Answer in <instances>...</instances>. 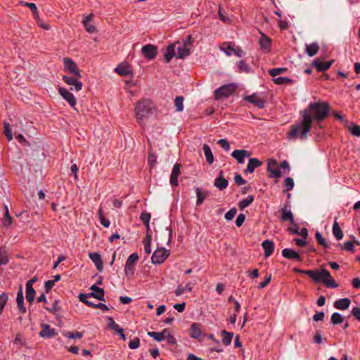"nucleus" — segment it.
Here are the masks:
<instances>
[{
    "mask_svg": "<svg viewBox=\"0 0 360 360\" xmlns=\"http://www.w3.org/2000/svg\"><path fill=\"white\" fill-rule=\"evenodd\" d=\"M282 255L288 259H295L298 262L302 260L301 256L294 250L290 248H285L282 250Z\"/></svg>",
    "mask_w": 360,
    "mask_h": 360,
    "instance_id": "nucleus-27",
    "label": "nucleus"
},
{
    "mask_svg": "<svg viewBox=\"0 0 360 360\" xmlns=\"http://www.w3.org/2000/svg\"><path fill=\"white\" fill-rule=\"evenodd\" d=\"M342 321H343V318L339 313L335 312L332 314L331 322L333 324H340V323H342Z\"/></svg>",
    "mask_w": 360,
    "mask_h": 360,
    "instance_id": "nucleus-59",
    "label": "nucleus"
},
{
    "mask_svg": "<svg viewBox=\"0 0 360 360\" xmlns=\"http://www.w3.org/2000/svg\"><path fill=\"white\" fill-rule=\"evenodd\" d=\"M17 309L20 314H23L26 312V307L24 304V296L22 286H20L16 297Z\"/></svg>",
    "mask_w": 360,
    "mask_h": 360,
    "instance_id": "nucleus-22",
    "label": "nucleus"
},
{
    "mask_svg": "<svg viewBox=\"0 0 360 360\" xmlns=\"http://www.w3.org/2000/svg\"><path fill=\"white\" fill-rule=\"evenodd\" d=\"M108 327L118 334L123 330L117 323H115L112 317L108 318Z\"/></svg>",
    "mask_w": 360,
    "mask_h": 360,
    "instance_id": "nucleus-43",
    "label": "nucleus"
},
{
    "mask_svg": "<svg viewBox=\"0 0 360 360\" xmlns=\"http://www.w3.org/2000/svg\"><path fill=\"white\" fill-rule=\"evenodd\" d=\"M262 247L264 250L266 257H270L273 254L275 248L274 242L269 240H264L262 243Z\"/></svg>",
    "mask_w": 360,
    "mask_h": 360,
    "instance_id": "nucleus-28",
    "label": "nucleus"
},
{
    "mask_svg": "<svg viewBox=\"0 0 360 360\" xmlns=\"http://www.w3.org/2000/svg\"><path fill=\"white\" fill-rule=\"evenodd\" d=\"M44 309L49 312L55 313L59 311L60 308L58 307V301L54 300L51 304H47L45 305Z\"/></svg>",
    "mask_w": 360,
    "mask_h": 360,
    "instance_id": "nucleus-53",
    "label": "nucleus"
},
{
    "mask_svg": "<svg viewBox=\"0 0 360 360\" xmlns=\"http://www.w3.org/2000/svg\"><path fill=\"white\" fill-rule=\"evenodd\" d=\"M139 257L137 253H132L127 258L124 265V274L128 279H131L134 274L136 265L138 262Z\"/></svg>",
    "mask_w": 360,
    "mask_h": 360,
    "instance_id": "nucleus-7",
    "label": "nucleus"
},
{
    "mask_svg": "<svg viewBox=\"0 0 360 360\" xmlns=\"http://www.w3.org/2000/svg\"><path fill=\"white\" fill-rule=\"evenodd\" d=\"M90 297H93L92 296H91L89 294H84V293H81L79 296V300L81 302H82L83 303H84L86 305L89 306V307H91L92 308H94L95 309V305L96 304H94L93 302H90L88 299L90 298Z\"/></svg>",
    "mask_w": 360,
    "mask_h": 360,
    "instance_id": "nucleus-50",
    "label": "nucleus"
},
{
    "mask_svg": "<svg viewBox=\"0 0 360 360\" xmlns=\"http://www.w3.org/2000/svg\"><path fill=\"white\" fill-rule=\"evenodd\" d=\"M170 250H167L165 248H158L153 254L151 261L153 264H162L163 263L169 256Z\"/></svg>",
    "mask_w": 360,
    "mask_h": 360,
    "instance_id": "nucleus-9",
    "label": "nucleus"
},
{
    "mask_svg": "<svg viewBox=\"0 0 360 360\" xmlns=\"http://www.w3.org/2000/svg\"><path fill=\"white\" fill-rule=\"evenodd\" d=\"M333 60L325 61L318 58L313 61L312 65L316 68L317 72H321L328 70L333 64Z\"/></svg>",
    "mask_w": 360,
    "mask_h": 360,
    "instance_id": "nucleus-14",
    "label": "nucleus"
},
{
    "mask_svg": "<svg viewBox=\"0 0 360 360\" xmlns=\"http://www.w3.org/2000/svg\"><path fill=\"white\" fill-rule=\"evenodd\" d=\"M4 214L1 219L2 224L5 227H8L13 224V217L10 215L8 207L7 205H4Z\"/></svg>",
    "mask_w": 360,
    "mask_h": 360,
    "instance_id": "nucleus-37",
    "label": "nucleus"
},
{
    "mask_svg": "<svg viewBox=\"0 0 360 360\" xmlns=\"http://www.w3.org/2000/svg\"><path fill=\"white\" fill-rule=\"evenodd\" d=\"M330 106L326 102H314L310 103L307 108L300 112L301 117H308L312 124V122L319 123L328 115Z\"/></svg>",
    "mask_w": 360,
    "mask_h": 360,
    "instance_id": "nucleus-2",
    "label": "nucleus"
},
{
    "mask_svg": "<svg viewBox=\"0 0 360 360\" xmlns=\"http://www.w3.org/2000/svg\"><path fill=\"white\" fill-rule=\"evenodd\" d=\"M319 50V46L318 43L313 42L309 44H306V53L309 56H315Z\"/></svg>",
    "mask_w": 360,
    "mask_h": 360,
    "instance_id": "nucleus-38",
    "label": "nucleus"
},
{
    "mask_svg": "<svg viewBox=\"0 0 360 360\" xmlns=\"http://www.w3.org/2000/svg\"><path fill=\"white\" fill-rule=\"evenodd\" d=\"M221 337L223 344L226 346H228L231 343L233 333L224 330L221 331Z\"/></svg>",
    "mask_w": 360,
    "mask_h": 360,
    "instance_id": "nucleus-40",
    "label": "nucleus"
},
{
    "mask_svg": "<svg viewBox=\"0 0 360 360\" xmlns=\"http://www.w3.org/2000/svg\"><path fill=\"white\" fill-rule=\"evenodd\" d=\"M8 262L9 259L6 250L0 247V266L7 264Z\"/></svg>",
    "mask_w": 360,
    "mask_h": 360,
    "instance_id": "nucleus-51",
    "label": "nucleus"
},
{
    "mask_svg": "<svg viewBox=\"0 0 360 360\" xmlns=\"http://www.w3.org/2000/svg\"><path fill=\"white\" fill-rule=\"evenodd\" d=\"M148 335L158 342L167 340L169 345H174L176 344V340L169 328H165L161 332L149 331L148 332Z\"/></svg>",
    "mask_w": 360,
    "mask_h": 360,
    "instance_id": "nucleus-6",
    "label": "nucleus"
},
{
    "mask_svg": "<svg viewBox=\"0 0 360 360\" xmlns=\"http://www.w3.org/2000/svg\"><path fill=\"white\" fill-rule=\"evenodd\" d=\"M156 110V105L153 101L149 98H141L135 104L134 117L138 124L143 125Z\"/></svg>",
    "mask_w": 360,
    "mask_h": 360,
    "instance_id": "nucleus-3",
    "label": "nucleus"
},
{
    "mask_svg": "<svg viewBox=\"0 0 360 360\" xmlns=\"http://www.w3.org/2000/svg\"><path fill=\"white\" fill-rule=\"evenodd\" d=\"M93 19H94V14L90 13V14L84 16V18L82 20V24L84 25V27L85 28L86 31L89 33H94L97 31L96 27L91 23V22L93 20Z\"/></svg>",
    "mask_w": 360,
    "mask_h": 360,
    "instance_id": "nucleus-21",
    "label": "nucleus"
},
{
    "mask_svg": "<svg viewBox=\"0 0 360 360\" xmlns=\"http://www.w3.org/2000/svg\"><path fill=\"white\" fill-rule=\"evenodd\" d=\"M63 336L69 338V339H81L83 335V332L79 331H75V332H71V331H65L63 333Z\"/></svg>",
    "mask_w": 360,
    "mask_h": 360,
    "instance_id": "nucleus-44",
    "label": "nucleus"
},
{
    "mask_svg": "<svg viewBox=\"0 0 360 360\" xmlns=\"http://www.w3.org/2000/svg\"><path fill=\"white\" fill-rule=\"evenodd\" d=\"M174 44H176V50L177 51L176 57L179 58H183L185 56H187L190 53V48H191V42L184 41L183 43H180L179 41L174 43Z\"/></svg>",
    "mask_w": 360,
    "mask_h": 360,
    "instance_id": "nucleus-13",
    "label": "nucleus"
},
{
    "mask_svg": "<svg viewBox=\"0 0 360 360\" xmlns=\"http://www.w3.org/2000/svg\"><path fill=\"white\" fill-rule=\"evenodd\" d=\"M244 100L253 104L258 108H263L264 107V99L257 94L247 96L244 98Z\"/></svg>",
    "mask_w": 360,
    "mask_h": 360,
    "instance_id": "nucleus-17",
    "label": "nucleus"
},
{
    "mask_svg": "<svg viewBox=\"0 0 360 360\" xmlns=\"http://www.w3.org/2000/svg\"><path fill=\"white\" fill-rule=\"evenodd\" d=\"M115 72L120 76H131V77L134 76L133 68L128 62L126 61L118 64L115 69Z\"/></svg>",
    "mask_w": 360,
    "mask_h": 360,
    "instance_id": "nucleus-12",
    "label": "nucleus"
},
{
    "mask_svg": "<svg viewBox=\"0 0 360 360\" xmlns=\"http://www.w3.org/2000/svg\"><path fill=\"white\" fill-rule=\"evenodd\" d=\"M288 71V69L285 68H273L270 69L269 70V74L270 76L276 78L277 75L283 74Z\"/></svg>",
    "mask_w": 360,
    "mask_h": 360,
    "instance_id": "nucleus-52",
    "label": "nucleus"
},
{
    "mask_svg": "<svg viewBox=\"0 0 360 360\" xmlns=\"http://www.w3.org/2000/svg\"><path fill=\"white\" fill-rule=\"evenodd\" d=\"M267 172L271 179H280L282 176L281 172L278 168V162L274 159H269L267 162Z\"/></svg>",
    "mask_w": 360,
    "mask_h": 360,
    "instance_id": "nucleus-10",
    "label": "nucleus"
},
{
    "mask_svg": "<svg viewBox=\"0 0 360 360\" xmlns=\"http://www.w3.org/2000/svg\"><path fill=\"white\" fill-rule=\"evenodd\" d=\"M237 213V210L235 207L231 208L225 214V219L226 220H232Z\"/></svg>",
    "mask_w": 360,
    "mask_h": 360,
    "instance_id": "nucleus-63",
    "label": "nucleus"
},
{
    "mask_svg": "<svg viewBox=\"0 0 360 360\" xmlns=\"http://www.w3.org/2000/svg\"><path fill=\"white\" fill-rule=\"evenodd\" d=\"M333 233L337 240H340L343 237V233L337 221H335L333 225Z\"/></svg>",
    "mask_w": 360,
    "mask_h": 360,
    "instance_id": "nucleus-49",
    "label": "nucleus"
},
{
    "mask_svg": "<svg viewBox=\"0 0 360 360\" xmlns=\"http://www.w3.org/2000/svg\"><path fill=\"white\" fill-rule=\"evenodd\" d=\"M192 290L193 286L190 283H186L185 286H183L182 285H179L174 291V294L176 295V296L179 297L186 292H191Z\"/></svg>",
    "mask_w": 360,
    "mask_h": 360,
    "instance_id": "nucleus-39",
    "label": "nucleus"
},
{
    "mask_svg": "<svg viewBox=\"0 0 360 360\" xmlns=\"http://www.w3.org/2000/svg\"><path fill=\"white\" fill-rule=\"evenodd\" d=\"M195 190L197 195L196 205L199 206L202 205L205 198L208 197L209 192L207 191L202 190L199 187H196Z\"/></svg>",
    "mask_w": 360,
    "mask_h": 360,
    "instance_id": "nucleus-33",
    "label": "nucleus"
},
{
    "mask_svg": "<svg viewBox=\"0 0 360 360\" xmlns=\"http://www.w3.org/2000/svg\"><path fill=\"white\" fill-rule=\"evenodd\" d=\"M189 335L192 338L200 341L202 335L201 324L193 323L189 330Z\"/></svg>",
    "mask_w": 360,
    "mask_h": 360,
    "instance_id": "nucleus-23",
    "label": "nucleus"
},
{
    "mask_svg": "<svg viewBox=\"0 0 360 360\" xmlns=\"http://www.w3.org/2000/svg\"><path fill=\"white\" fill-rule=\"evenodd\" d=\"M4 133L8 141H11L13 139V134L10 124L8 122H4Z\"/></svg>",
    "mask_w": 360,
    "mask_h": 360,
    "instance_id": "nucleus-55",
    "label": "nucleus"
},
{
    "mask_svg": "<svg viewBox=\"0 0 360 360\" xmlns=\"http://www.w3.org/2000/svg\"><path fill=\"white\" fill-rule=\"evenodd\" d=\"M151 243L152 237L150 234L147 233L143 241L144 245V251L147 255H149L151 252Z\"/></svg>",
    "mask_w": 360,
    "mask_h": 360,
    "instance_id": "nucleus-42",
    "label": "nucleus"
},
{
    "mask_svg": "<svg viewBox=\"0 0 360 360\" xmlns=\"http://www.w3.org/2000/svg\"><path fill=\"white\" fill-rule=\"evenodd\" d=\"M237 68H238V72H246V73H248L250 70V68L249 65L243 60H240L237 63Z\"/></svg>",
    "mask_w": 360,
    "mask_h": 360,
    "instance_id": "nucleus-54",
    "label": "nucleus"
},
{
    "mask_svg": "<svg viewBox=\"0 0 360 360\" xmlns=\"http://www.w3.org/2000/svg\"><path fill=\"white\" fill-rule=\"evenodd\" d=\"M316 240H317V243L323 246V248H326L328 247V245L326 242V240L322 237V235L319 232H316L315 234Z\"/></svg>",
    "mask_w": 360,
    "mask_h": 360,
    "instance_id": "nucleus-58",
    "label": "nucleus"
},
{
    "mask_svg": "<svg viewBox=\"0 0 360 360\" xmlns=\"http://www.w3.org/2000/svg\"><path fill=\"white\" fill-rule=\"evenodd\" d=\"M302 120L291 126L287 133V138L289 139L300 138L305 139L307 134L310 131L312 124L308 117H302Z\"/></svg>",
    "mask_w": 360,
    "mask_h": 360,
    "instance_id": "nucleus-4",
    "label": "nucleus"
},
{
    "mask_svg": "<svg viewBox=\"0 0 360 360\" xmlns=\"http://www.w3.org/2000/svg\"><path fill=\"white\" fill-rule=\"evenodd\" d=\"M203 151L205 153V156L206 158V160L209 164H212L214 162V155L211 150L210 146L207 144H204L203 146Z\"/></svg>",
    "mask_w": 360,
    "mask_h": 360,
    "instance_id": "nucleus-41",
    "label": "nucleus"
},
{
    "mask_svg": "<svg viewBox=\"0 0 360 360\" xmlns=\"http://www.w3.org/2000/svg\"><path fill=\"white\" fill-rule=\"evenodd\" d=\"M236 89L237 86L234 84L223 85L214 91V98L216 100H220L228 98L236 91Z\"/></svg>",
    "mask_w": 360,
    "mask_h": 360,
    "instance_id": "nucleus-8",
    "label": "nucleus"
},
{
    "mask_svg": "<svg viewBox=\"0 0 360 360\" xmlns=\"http://www.w3.org/2000/svg\"><path fill=\"white\" fill-rule=\"evenodd\" d=\"M37 281V278H32L26 283V300L30 304H32L35 297V290L33 284Z\"/></svg>",
    "mask_w": 360,
    "mask_h": 360,
    "instance_id": "nucleus-16",
    "label": "nucleus"
},
{
    "mask_svg": "<svg viewBox=\"0 0 360 360\" xmlns=\"http://www.w3.org/2000/svg\"><path fill=\"white\" fill-rule=\"evenodd\" d=\"M41 331L39 332V336L41 338H50L57 335V333L54 328H51V326L47 323H42L41 325Z\"/></svg>",
    "mask_w": 360,
    "mask_h": 360,
    "instance_id": "nucleus-19",
    "label": "nucleus"
},
{
    "mask_svg": "<svg viewBox=\"0 0 360 360\" xmlns=\"http://www.w3.org/2000/svg\"><path fill=\"white\" fill-rule=\"evenodd\" d=\"M141 52L148 60H153L158 54V48L153 44H146L141 49Z\"/></svg>",
    "mask_w": 360,
    "mask_h": 360,
    "instance_id": "nucleus-15",
    "label": "nucleus"
},
{
    "mask_svg": "<svg viewBox=\"0 0 360 360\" xmlns=\"http://www.w3.org/2000/svg\"><path fill=\"white\" fill-rule=\"evenodd\" d=\"M24 5L28 7L32 11L34 18H38V10L36 5L34 3L25 2L24 3Z\"/></svg>",
    "mask_w": 360,
    "mask_h": 360,
    "instance_id": "nucleus-61",
    "label": "nucleus"
},
{
    "mask_svg": "<svg viewBox=\"0 0 360 360\" xmlns=\"http://www.w3.org/2000/svg\"><path fill=\"white\" fill-rule=\"evenodd\" d=\"M176 44H172L169 45L164 53L165 59L167 63H169L175 56H176Z\"/></svg>",
    "mask_w": 360,
    "mask_h": 360,
    "instance_id": "nucleus-35",
    "label": "nucleus"
},
{
    "mask_svg": "<svg viewBox=\"0 0 360 360\" xmlns=\"http://www.w3.org/2000/svg\"><path fill=\"white\" fill-rule=\"evenodd\" d=\"M288 231L295 235L300 236L303 238H307L308 236V230L306 228L300 229L298 225L295 223L292 227L288 228Z\"/></svg>",
    "mask_w": 360,
    "mask_h": 360,
    "instance_id": "nucleus-29",
    "label": "nucleus"
},
{
    "mask_svg": "<svg viewBox=\"0 0 360 360\" xmlns=\"http://www.w3.org/2000/svg\"><path fill=\"white\" fill-rule=\"evenodd\" d=\"M284 187L285 188V191H291L294 187V181L290 177H287L284 181Z\"/></svg>",
    "mask_w": 360,
    "mask_h": 360,
    "instance_id": "nucleus-60",
    "label": "nucleus"
},
{
    "mask_svg": "<svg viewBox=\"0 0 360 360\" xmlns=\"http://www.w3.org/2000/svg\"><path fill=\"white\" fill-rule=\"evenodd\" d=\"M352 316L360 322V307H355L352 310Z\"/></svg>",
    "mask_w": 360,
    "mask_h": 360,
    "instance_id": "nucleus-64",
    "label": "nucleus"
},
{
    "mask_svg": "<svg viewBox=\"0 0 360 360\" xmlns=\"http://www.w3.org/2000/svg\"><path fill=\"white\" fill-rule=\"evenodd\" d=\"M315 283H321L327 288H337L335 280L332 278L330 272L325 269L321 270H311L309 276Z\"/></svg>",
    "mask_w": 360,
    "mask_h": 360,
    "instance_id": "nucleus-5",
    "label": "nucleus"
},
{
    "mask_svg": "<svg viewBox=\"0 0 360 360\" xmlns=\"http://www.w3.org/2000/svg\"><path fill=\"white\" fill-rule=\"evenodd\" d=\"M181 165L179 164H175L173 167L172 174L170 176V184L172 186H178L179 181L178 178L179 176L181 174Z\"/></svg>",
    "mask_w": 360,
    "mask_h": 360,
    "instance_id": "nucleus-25",
    "label": "nucleus"
},
{
    "mask_svg": "<svg viewBox=\"0 0 360 360\" xmlns=\"http://www.w3.org/2000/svg\"><path fill=\"white\" fill-rule=\"evenodd\" d=\"M259 44L260 49L264 53H269L271 51L272 41L268 36H266L264 33H261V37L259 39Z\"/></svg>",
    "mask_w": 360,
    "mask_h": 360,
    "instance_id": "nucleus-18",
    "label": "nucleus"
},
{
    "mask_svg": "<svg viewBox=\"0 0 360 360\" xmlns=\"http://www.w3.org/2000/svg\"><path fill=\"white\" fill-rule=\"evenodd\" d=\"M91 290L93 292L91 293H89V295H90L93 297L98 299V300H101V301L105 300V299H104L105 293H104V290L103 288H101L96 286V285H93L91 287Z\"/></svg>",
    "mask_w": 360,
    "mask_h": 360,
    "instance_id": "nucleus-31",
    "label": "nucleus"
},
{
    "mask_svg": "<svg viewBox=\"0 0 360 360\" xmlns=\"http://www.w3.org/2000/svg\"><path fill=\"white\" fill-rule=\"evenodd\" d=\"M231 155L238 163L243 164L245 162V158L249 157L250 153L245 150H235L232 152Z\"/></svg>",
    "mask_w": 360,
    "mask_h": 360,
    "instance_id": "nucleus-26",
    "label": "nucleus"
},
{
    "mask_svg": "<svg viewBox=\"0 0 360 360\" xmlns=\"http://www.w3.org/2000/svg\"><path fill=\"white\" fill-rule=\"evenodd\" d=\"M98 214L100 219L101 224L105 228H108L110 226V222L108 219H107L104 214L102 207H100L98 210Z\"/></svg>",
    "mask_w": 360,
    "mask_h": 360,
    "instance_id": "nucleus-46",
    "label": "nucleus"
},
{
    "mask_svg": "<svg viewBox=\"0 0 360 360\" xmlns=\"http://www.w3.org/2000/svg\"><path fill=\"white\" fill-rule=\"evenodd\" d=\"M281 219L283 221H289L291 224H294V217L288 208L287 205H285L281 210Z\"/></svg>",
    "mask_w": 360,
    "mask_h": 360,
    "instance_id": "nucleus-20",
    "label": "nucleus"
},
{
    "mask_svg": "<svg viewBox=\"0 0 360 360\" xmlns=\"http://www.w3.org/2000/svg\"><path fill=\"white\" fill-rule=\"evenodd\" d=\"M140 345V340L139 338H134L129 342V347L131 349H137Z\"/></svg>",
    "mask_w": 360,
    "mask_h": 360,
    "instance_id": "nucleus-62",
    "label": "nucleus"
},
{
    "mask_svg": "<svg viewBox=\"0 0 360 360\" xmlns=\"http://www.w3.org/2000/svg\"><path fill=\"white\" fill-rule=\"evenodd\" d=\"M236 46V45L234 42H224L220 45L219 49L224 52L226 56H230L233 54V50Z\"/></svg>",
    "mask_w": 360,
    "mask_h": 360,
    "instance_id": "nucleus-30",
    "label": "nucleus"
},
{
    "mask_svg": "<svg viewBox=\"0 0 360 360\" xmlns=\"http://www.w3.org/2000/svg\"><path fill=\"white\" fill-rule=\"evenodd\" d=\"M151 218V215L148 212H142L140 216V219L146 226L147 229H149V223Z\"/></svg>",
    "mask_w": 360,
    "mask_h": 360,
    "instance_id": "nucleus-56",
    "label": "nucleus"
},
{
    "mask_svg": "<svg viewBox=\"0 0 360 360\" xmlns=\"http://www.w3.org/2000/svg\"><path fill=\"white\" fill-rule=\"evenodd\" d=\"M351 301L349 298H342L336 300L334 302V307L337 309L345 310L349 307Z\"/></svg>",
    "mask_w": 360,
    "mask_h": 360,
    "instance_id": "nucleus-34",
    "label": "nucleus"
},
{
    "mask_svg": "<svg viewBox=\"0 0 360 360\" xmlns=\"http://www.w3.org/2000/svg\"><path fill=\"white\" fill-rule=\"evenodd\" d=\"M262 162L259 161L258 159L252 158H250L249 162L247 165V169L245 170L246 173H253L256 168L260 167Z\"/></svg>",
    "mask_w": 360,
    "mask_h": 360,
    "instance_id": "nucleus-32",
    "label": "nucleus"
},
{
    "mask_svg": "<svg viewBox=\"0 0 360 360\" xmlns=\"http://www.w3.org/2000/svg\"><path fill=\"white\" fill-rule=\"evenodd\" d=\"M184 98L182 96H178L174 98V103L177 112H181L184 110Z\"/></svg>",
    "mask_w": 360,
    "mask_h": 360,
    "instance_id": "nucleus-45",
    "label": "nucleus"
},
{
    "mask_svg": "<svg viewBox=\"0 0 360 360\" xmlns=\"http://www.w3.org/2000/svg\"><path fill=\"white\" fill-rule=\"evenodd\" d=\"M58 90L59 94L68 103L70 106L77 111V109L76 108L77 99L75 96L65 87L60 86Z\"/></svg>",
    "mask_w": 360,
    "mask_h": 360,
    "instance_id": "nucleus-11",
    "label": "nucleus"
},
{
    "mask_svg": "<svg viewBox=\"0 0 360 360\" xmlns=\"http://www.w3.org/2000/svg\"><path fill=\"white\" fill-rule=\"evenodd\" d=\"M214 186L222 191L228 186V181L223 177V172H220L219 176L214 181Z\"/></svg>",
    "mask_w": 360,
    "mask_h": 360,
    "instance_id": "nucleus-36",
    "label": "nucleus"
},
{
    "mask_svg": "<svg viewBox=\"0 0 360 360\" xmlns=\"http://www.w3.org/2000/svg\"><path fill=\"white\" fill-rule=\"evenodd\" d=\"M8 300V295L6 292L0 295V314H1Z\"/></svg>",
    "mask_w": 360,
    "mask_h": 360,
    "instance_id": "nucleus-57",
    "label": "nucleus"
},
{
    "mask_svg": "<svg viewBox=\"0 0 360 360\" xmlns=\"http://www.w3.org/2000/svg\"><path fill=\"white\" fill-rule=\"evenodd\" d=\"M63 71L66 73L62 77L63 81L68 86H71L70 90L79 91L82 89L83 84L82 71L77 63L69 57L63 58Z\"/></svg>",
    "mask_w": 360,
    "mask_h": 360,
    "instance_id": "nucleus-1",
    "label": "nucleus"
},
{
    "mask_svg": "<svg viewBox=\"0 0 360 360\" xmlns=\"http://www.w3.org/2000/svg\"><path fill=\"white\" fill-rule=\"evenodd\" d=\"M273 81L275 84H280V85H281V84H292L295 82V80L288 78V77H278L274 78Z\"/></svg>",
    "mask_w": 360,
    "mask_h": 360,
    "instance_id": "nucleus-47",
    "label": "nucleus"
},
{
    "mask_svg": "<svg viewBox=\"0 0 360 360\" xmlns=\"http://www.w3.org/2000/svg\"><path fill=\"white\" fill-rule=\"evenodd\" d=\"M254 200V197L252 195H248L247 198L240 201L238 203V207L240 210H244L245 207H248Z\"/></svg>",
    "mask_w": 360,
    "mask_h": 360,
    "instance_id": "nucleus-48",
    "label": "nucleus"
},
{
    "mask_svg": "<svg viewBox=\"0 0 360 360\" xmlns=\"http://www.w3.org/2000/svg\"><path fill=\"white\" fill-rule=\"evenodd\" d=\"M89 257L95 264L97 270L101 271L103 269V262L101 255L98 252H89Z\"/></svg>",
    "mask_w": 360,
    "mask_h": 360,
    "instance_id": "nucleus-24",
    "label": "nucleus"
}]
</instances>
